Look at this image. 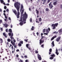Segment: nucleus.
Instances as JSON below:
<instances>
[{
  "label": "nucleus",
  "instance_id": "obj_1",
  "mask_svg": "<svg viewBox=\"0 0 62 62\" xmlns=\"http://www.w3.org/2000/svg\"><path fill=\"white\" fill-rule=\"evenodd\" d=\"M28 17V15H27L26 12H25L24 14H23V20L22 18V16H21L20 18V20H19V22H20L19 24L21 26L23 25V22L24 21H26V19H27Z\"/></svg>",
  "mask_w": 62,
  "mask_h": 62
},
{
  "label": "nucleus",
  "instance_id": "obj_2",
  "mask_svg": "<svg viewBox=\"0 0 62 62\" xmlns=\"http://www.w3.org/2000/svg\"><path fill=\"white\" fill-rule=\"evenodd\" d=\"M21 5V4L19 2H16L14 4V6L15 8H16L17 10V18H19V15H20V12H19V10L20 9V6Z\"/></svg>",
  "mask_w": 62,
  "mask_h": 62
},
{
  "label": "nucleus",
  "instance_id": "obj_3",
  "mask_svg": "<svg viewBox=\"0 0 62 62\" xmlns=\"http://www.w3.org/2000/svg\"><path fill=\"white\" fill-rule=\"evenodd\" d=\"M41 37V38L39 40V43L40 45L42 43L44 42V40H44V39L46 38L45 37L43 36H42Z\"/></svg>",
  "mask_w": 62,
  "mask_h": 62
},
{
  "label": "nucleus",
  "instance_id": "obj_4",
  "mask_svg": "<svg viewBox=\"0 0 62 62\" xmlns=\"http://www.w3.org/2000/svg\"><path fill=\"white\" fill-rule=\"evenodd\" d=\"M58 24V23H56L55 24H52V27H53V28H52V29H55L56 27L57 26Z\"/></svg>",
  "mask_w": 62,
  "mask_h": 62
},
{
  "label": "nucleus",
  "instance_id": "obj_5",
  "mask_svg": "<svg viewBox=\"0 0 62 62\" xmlns=\"http://www.w3.org/2000/svg\"><path fill=\"white\" fill-rule=\"evenodd\" d=\"M21 10H22V12L21 13V15H23V13L24 12V9H23V5L21 4V10H20V12H21Z\"/></svg>",
  "mask_w": 62,
  "mask_h": 62
},
{
  "label": "nucleus",
  "instance_id": "obj_6",
  "mask_svg": "<svg viewBox=\"0 0 62 62\" xmlns=\"http://www.w3.org/2000/svg\"><path fill=\"white\" fill-rule=\"evenodd\" d=\"M9 32H10V33H9L8 34L9 36H13V34L12 33V30H11V29H9Z\"/></svg>",
  "mask_w": 62,
  "mask_h": 62
},
{
  "label": "nucleus",
  "instance_id": "obj_7",
  "mask_svg": "<svg viewBox=\"0 0 62 62\" xmlns=\"http://www.w3.org/2000/svg\"><path fill=\"white\" fill-rule=\"evenodd\" d=\"M11 43L13 45V46H14V47L15 48H17V46L18 45H17V43H16V44H15V43L14 42H12V41L11 42Z\"/></svg>",
  "mask_w": 62,
  "mask_h": 62
},
{
  "label": "nucleus",
  "instance_id": "obj_8",
  "mask_svg": "<svg viewBox=\"0 0 62 62\" xmlns=\"http://www.w3.org/2000/svg\"><path fill=\"white\" fill-rule=\"evenodd\" d=\"M53 1L54 2L53 3V5L55 6V5L57 4V0H53Z\"/></svg>",
  "mask_w": 62,
  "mask_h": 62
},
{
  "label": "nucleus",
  "instance_id": "obj_9",
  "mask_svg": "<svg viewBox=\"0 0 62 62\" xmlns=\"http://www.w3.org/2000/svg\"><path fill=\"white\" fill-rule=\"evenodd\" d=\"M50 30H51L50 29V28H48V29H46V31L47 33H49V32L50 31Z\"/></svg>",
  "mask_w": 62,
  "mask_h": 62
},
{
  "label": "nucleus",
  "instance_id": "obj_10",
  "mask_svg": "<svg viewBox=\"0 0 62 62\" xmlns=\"http://www.w3.org/2000/svg\"><path fill=\"white\" fill-rule=\"evenodd\" d=\"M49 6L50 8H52L53 7V4H52V2H50V3L49 4Z\"/></svg>",
  "mask_w": 62,
  "mask_h": 62
},
{
  "label": "nucleus",
  "instance_id": "obj_11",
  "mask_svg": "<svg viewBox=\"0 0 62 62\" xmlns=\"http://www.w3.org/2000/svg\"><path fill=\"white\" fill-rule=\"evenodd\" d=\"M61 36L58 37L56 39V41H57V42L59 41V40L60 39H61Z\"/></svg>",
  "mask_w": 62,
  "mask_h": 62
},
{
  "label": "nucleus",
  "instance_id": "obj_12",
  "mask_svg": "<svg viewBox=\"0 0 62 62\" xmlns=\"http://www.w3.org/2000/svg\"><path fill=\"white\" fill-rule=\"evenodd\" d=\"M39 54H38V58L39 59V60H41V56H40V55H39Z\"/></svg>",
  "mask_w": 62,
  "mask_h": 62
},
{
  "label": "nucleus",
  "instance_id": "obj_13",
  "mask_svg": "<svg viewBox=\"0 0 62 62\" xmlns=\"http://www.w3.org/2000/svg\"><path fill=\"white\" fill-rule=\"evenodd\" d=\"M55 54L57 55H58L59 54V53L58 52V49H57V48L56 49Z\"/></svg>",
  "mask_w": 62,
  "mask_h": 62
},
{
  "label": "nucleus",
  "instance_id": "obj_14",
  "mask_svg": "<svg viewBox=\"0 0 62 62\" xmlns=\"http://www.w3.org/2000/svg\"><path fill=\"white\" fill-rule=\"evenodd\" d=\"M9 36H10V38L11 39V40H12L11 42V41H12V42H13V39H14V38L13 37H12L13 36H12L11 35H9Z\"/></svg>",
  "mask_w": 62,
  "mask_h": 62
},
{
  "label": "nucleus",
  "instance_id": "obj_15",
  "mask_svg": "<svg viewBox=\"0 0 62 62\" xmlns=\"http://www.w3.org/2000/svg\"><path fill=\"white\" fill-rule=\"evenodd\" d=\"M12 11L13 12L15 15H17V11H16V10H12Z\"/></svg>",
  "mask_w": 62,
  "mask_h": 62
},
{
  "label": "nucleus",
  "instance_id": "obj_16",
  "mask_svg": "<svg viewBox=\"0 0 62 62\" xmlns=\"http://www.w3.org/2000/svg\"><path fill=\"white\" fill-rule=\"evenodd\" d=\"M56 36H54L51 38V40H53V39H54L56 38Z\"/></svg>",
  "mask_w": 62,
  "mask_h": 62
},
{
  "label": "nucleus",
  "instance_id": "obj_17",
  "mask_svg": "<svg viewBox=\"0 0 62 62\" xmlns=\"http://www.w3.org/2000/svg\"><path fill=\"white\" fill-rule=\"evenodd\" d=\"M52 46L54 47V41H53L52 43H51Z\"/></svg>",
  "mask_w": 62,
  "mask_h": 62
},
{
  "label": "nucleus",
  "instance_id": "obj_18",
  "mask_svg": "<svg viewBox=\"0 0 62 62\" xmlns=\"http://www.w3.org/2000/svg\"><path fill=\"white\" fill-rule=\"evenodd\" d=\"M3 25L4 26H5V27L6 28H7V27H8V24L5 23L4 24H3Z\"/></svg>",
  "mask_w": 62,
  "mask_h": 62
},
{
  "label": "nucleus",
  "instance_id": "obj_19",
  "mask_svg": "<svg viewBox=\"0 0 62 62\" xmlns=\"http://www.w3.org/2000/svg\"><path fill=\"white\" fill-rule=\"evenodd\" d=\"M36 11L37 15H39V11H38V10H37V9H36Z\"/></svg>",
  "mask_w": 62,
  "mask_h": 62
},
{
  "label": "nucleus",
  "instance_id": "obj_20",
  "mask_svg": "<svg viewBox=\"0 0 62 62\" xmlns=\"http://www.w3.org/2000/svg\"><path fill=\"white\" fill-rule=\"evenodd\" d=\"M3 35L5 37V38H7V37L6 36V34L5 33H3Z\"/></svg>",
  "mask_w": 62,
  "mask_h": 62
},
{
  "label": "nucleus",
  "instance_id": "obj_21",
  "mask_svg": "<svg viewBox=\"0 0 62 62\" xmlns=\"http://www.w3.org/2000/svg\"><path fill=\"white\" fill-rule=\"evenodd\" d=\"M2 42H3V39L0 38V43H2Z\"/></svg>",
  "mask_w": 62,
  "mask_h": 62
},
{
  "label": "nucleus",
  "instance_id": "obj_22",
  "mask_svg": "<svg viewBox=\"0 0 62 62\" xmlns=\"http://www.w3.org/2000/svg\"><path fill=\"white\" fill-rule=\"evenodd\" d=\"M58 31L59 33H61L62 32V29H61L59 30Z\"/></svg>",
  "mask_w": 62,
  "mask_h": 62
},
{
  "label": "nucleus",
  "instance_id": "obj_23",
  "mask_svg": "<svg viewBox=\"0 0 62 62\" xmlns=\"http://www.w3.org/2000/svg\"><path fill=\"white\" fill-rule=\"evenodd\" d=\"M47 1V0H44L43 1V4H44L45 3H46V2Z\"/></svg>",
  "mask_w": 62,
  "mask_h": 62
},
{
  "label": "nucleus",
  "instance_id": "obj_24",
  "mask_svg": "<svg viewBox=\"0 0 62 62\" xmlns=\"http://www.w3.org/2000/svg\"><path fill=\"white\" fill-rule=\"evenodd\" d=\"M51 56L53 57H54L55 56V55H54V54H53L51 55Z\"/></svg>",
  "mask_w": 62,
  "mask_h": 62
},
{
  "label": "nucleus",
  "instance_id": "obj_25",
  "mask_svg": "<svg viewBox=\"0 0 62 62\" xmlns=\"http://www.w3.org/2000/svg\"><path fill=\"white\" fill-rule=\"evenodd\" d=\"M29 45V44H27L26 45V47H27L28 48V49H29V50H30V48H29V47H28V46Z\"/></svg>",
  "mask_w": 62,
  "mask_h": 62
},
{
  "label": "nucleus",
  "instance_id": "obj_26",
  "mask_svg": "<svg viewBox=\"0 0 62 62\" xmlns=\"http://www.w3.org/2000/svg\"><path fill=\"white\" fill-rule=\"evenodd\" d=\"M10 46H11V48H12V50H13V49H14V48H13V46H12V45L10 44Z\"/></svg>",
  "mask_w": 62,
  "mask_h": 62
},
{
  "label": "nucleus",
  "instance_id": "obj_27",
  "mask_svg": "<svg viewBox=\"0 0 62 62\" xmlns=\"http://www.w3.org/2000/svg\"><path fill=\"white\" fill-rule=\"evenodd\" d=\"M34 26H32V28H31V30L33 31L34 30Z\"/></svg>",
  "mask_w": 62,
  "mask_h": 62
},
{
  "label": "nucleus",
  "instance_id": "obj_28",
  "mask_svg": "<svg viewBox=\"0 0 62 62\" xmlns=\"http://www.w3.org/2000/svg\"><path fill=\"white\" fill-rule=\"evenodd\" d=\"M54 58V57H51L49 58L50 59H51V60H52V59H53Z\"/></svg>",
  "mask_w": 62,
  "mask_h": 62
},
{
  "label": "nucleus",
  "instance_id": "obj_29",
  "mask_svg": "<svg viewBox=\"0 0 62 62\" xmlns=\"http://www.w3.org/2000/svg\"><path fill=\"white\" fill-rule=\"evenodd\" d=\"M18 45L19 46H22V44L19 43L18 44Z\"/></svg>",
  "mask_w": 62,
  "mask_h": 62
},
{
  "label": "nucleus",
  "instance_id": "obj_30",
  "mask_svg": "<svg viewBox=\"0 0 62 62\" xmlns=\"http://www.w3.org/2000/svg\"><path fill=\"white\" fill-rule=\"evenodd\" d=\"M7 40L8 42H10L11 41V39H7Z\"/></svg>",
  "mask_w": 62,
  "mask_h": 62
},
{
  "label": "nucleus",
  "instance_id": "obj_31",
  "mask_svg": "<svg viewBox=\"0 0 62 62\" xmlns=\"http://www.w3.org/2000/svg\"><path fill=\"white\" fill-rule=\"evenodd\" d=\"M44 44H43V45H41V47H42V48H44Z\"/></svg>",
  "mask_w": 62,
  "mask_h": 62
},
{
  "label": "nucleus",
  "instance_id": "obj_32",
  "mask_svg": "<svg viewBox=\"0 0 62 62\" xmlns=\"http://www.w3.org/2000/svg\"><path fill=\"white\" fill-rule=\"evenodd\" d=\"M20 43H21V44H23V41H20L19 42Z\"/></svg>",
  "mask_w": 62,
  "mask_h": 62
},
{
  "label": "nucleus",
  "instance_id": "obj_33",
  "mask_svg": "<svg viewBox=\"0 0 62 62\" xmlns=\"http://www.w3.org/2000/svg\"><path fill=\"white\" fill-rule=\"evenodd\" d=\"M39 20L40 22V21H41V20H42L41 18H39Z\"/></svg>",
  "mask_w": 62,
  "mask_h": 62
},
{
  "label": "nucleus",
  "instance_id": "obj_34",
  "mask_svg": "<svg viewBox=\"0 0 62 62\" xmlns=\"http://www.w3.org/2000/svg\"><path fill=\"white\" fill-rule=\"evenodd\" d=\"M52 48H50L49 50V52H52Z\"/></svg>",
  "mask_w": 62,
  "mask_h": 62
},
{
  "label": "nucleus",
  "instance_id": "obj_35",
  "mask_svg": "<svg viewBox=\"0 0 62 62\" xmlns=\"http://www.w3.org/2000/svg\"><path fill=\"white\" fill-rule=\"evenodd\" d=\"M0 1L1 2V3H3L4 2V0H0Z\"/></svg>",
  "mask_w": 62,
  "mask_h": 62
},
{
  "label": "nucleus",
  "instance_id": "obj_36",
  "mask_svg": "<svg viewBox=\"0 0 62 62\" xmlns=\"http://www.w3.org/2000/svg\"><path fill=\"white\" fill-rule=\"evenodd\" d=\"M30 22H32V19L31 18H30Z\"/></svg>",
  "mask_w": 62,
  "mask_h": 62
},
{
  "label": "nucleus",
  "instance_id": "obj_37",
  "mask_svg": "<svg viewBox=\"0 0 62 62\" xmlns=\"http://www.w3.org/2000/svg\"><path fill=\"white\" fill-rule=\"evenodd\" d=\"M46 30V29H44L43 30V33H45V31Z\"/></svg>",
  "mask_w": 62,
  "mask_h": 62
},
{
  "label": "nucleus",
  "instance_id": "obj_38",
  "mask_svg": "<svg viewBox=\"0 0 62 62\" xmlns=\"http://www.w3.org/2000/svg\"><path fill=\"white\" fill-rule=\"evenodd\" d=\"M2 20H0V23H2Z\"/></svg>",
  "mask_w": 62,
  "mask_h": 62
},
{
  "label": "nucleus",
  "instance_id": "obj_39",
  "mask_svg": "<svg viewBox=\"0 0 62 62\" xmlns=\"http://www.w3.org/2000/svg\"><path fill=\"white\" fill-rule=\"evenodd\" d=\"M6 12H7L8 13V11H9V10L8 9H7L6 10Z\"/></svg>",
  "mask_w": 62,
  "mask_h": 62
},
{
  "label": "nucleus",
  "instance_id": "obj_40",
  "mask_svg": "<svg viewBox=\"0 0 62 62\" xmlns=\"http://www.w3.org/2000/svg\"><path fill=\"white\" fill-rule=\"evenodd\" d=\"M4 9H7V7L6 6H5L4 7Z\"/></svg>",
  "mask_w": 62,
  "mask_h": 62
},
{
  "label": "nucleus",
  "instance_id": "obj_41",
  "mask_svg": "<svg viewBox=\"0 0 62 62\" xmlns=\"http://www.w3.org/2000/svg\"><path fill=\"white\" fill-rule=\"evenodd\" d=\"M46 11H48V10H49V9L48 8H47L46 9Z\"/></svg>",
  "mask_w": 62,
  "mask_h": 62
},
{
  "label": "nucleus",
  "instance_id": "obj_42",
  "mask_svg": "<svg viewBox=\"0 0 62 62\" xmlns=\"http://www.w3.org/2000/svg\"><path fill=\"white\" fill-rule=\"evenodd\" d=\"M0 30H1V31H2L3 30V28H2L0 27Z\"/></svg>",
  "mask_w": 62,
  "mask_h": 62
},
{
  "label": "nucleus",
  "instance_id": "obj_43",
  "mask_svg": "<svg viewBox=\"0 0 62 62\" xmlns=\"http://www.w3.org/2000/svg\"><path fill=\"white\" fill-rule=\"evenodd\" d=\"M8 19L9 20H10V21L11 20V18H10V17H8Z\"/></svg>",
  "mask_w": 62,
  "mask_h": 62
},
{
  "label": "nucleus",
  "instance_id": "obj_44",
  "mask_svg": "<svg viewBox=\"0 0 62 62\" xmlns=\"http://www.w3.org/2000/svg\"><path fill=\"white\" fill-rule=\"evenodd\" d=\"M44 35H47L48 34L47 33H44Z\"/></svg>",
  "mask_w": 62,
  "mask_h": 62
},
{
  "label": "nucleus",
  "instance_id": "obj_45",
  "mask_svg": "<svg viewBox=\"0 0 62 62\" xmlns=\"http://www.w3.org/2000/svg\"><path fill=\"white\" fill-rule=\"evenodd\" d=\"M24 57L25 58H27V56L26 55H25V56H24Z\"/></svg>",
  "mask_w": 62,
  "mask_h": 62
},
{
  "label": "nucleus",
  "instance_id": "obj_46",
  "mask_svg": "<svg viewBox=\"0 0 62 62\" xmlns=\"http://www.w3.org/2000/svg\"><path fill=\"white\" fill-rule=\"evenodd\" d=\"M51 0H48L47 3H49L50 2V1H51Z\"/></svg>",
  "mask_w": 62,
  "mask_h": 62
},
{
  "label": "nucleus",
  "instance_id": "obj_47",
  "mask_svg": "<svg viewBox=\"0 0 62 62\" xmlns=\"http://www.w3.org/2000/svg\"><path fill=\"white\" fill-rule=\"evenodd\" d=\"M36 34H37V36H39V32H37L36 33Z\"/></svg>",
  "mask_w": 62,
  "mask_h": 62
},
{
  "label": "nucleus",
  "instance_id": "obj_48",
  "mask_svg": "<svg viewBox=\"0 0 62 62\" xmlns=\"http://www.w3.org/2000/svg\"><path fill=\"white\" fill-rule=\"evenodd\" d=\"M5 18L6 19H8V17H7V16H5Z\"/></svg>",
  "mask_w": 62,
  "mask_h": 62
},
{
  "label": "nucleus",
  "instance_id": "obj_49",
  "mask_svg": "<svg viewBox=\"0 0 62 62\" xmlns=\"http://www.w3.org/2000/svg\"><path fill=\"white\" fill-rule=\"evenodd\" d=\"M13 41L14 42H16V40L14 39Z\"/></svg>",
  "mask_w": 62,
  "mask_h": 62
},
{
  "label": "nucleus",
  "instance_id": "obj_50",
  "mask_svg": "<svg viewBox=\"0 0 62 62\" xmlns=\"http://www.w3.org/2000/svg\"><path fill=\"white\" fill-rule=\"evenodd\" d=\"M8 31V29H7L6 30V32H7Z\"/></svg>",
  "mask_w": 62,
  "mask_h": 62
},
{
  "label": "nucleus",
  "instance_id": "obj_51",
  "mask_svg": "<svg viewBox=\"0 0 62 62\" xmlns=\"http://www.w3.org/2000/svg\"><path fill=\"white\" fill-rule=\"evenodd\" d=\"M31 53H33V54H34V52L33 51H31Z\"/></svg>",
  "mask_w": 62,
  "mask_h": 62
},
{
  "label": "nucleus",
  "instance_id": "obj_52",
  "mask_svg": "<svg viewBox=\"0 0 62 62\" xmlns=\"http://www.w3.org/2000/svg\"><path fill=\"white\" fill-rule=\"evenodd\" d=\"M2 11V9L0 8V12H1Z\"/></svg>",
  "mask_w": 62,
  "mask_h": 62
},
{
  "label": "nucleus",
  "instance_id": "obj_53",
  "mask_svg": "<svg viewBox=\"0 0 62 62\" xmlns=\"http://www.w3.org/2000/svg\"><path fill=\"white\" fill-rule=\"evenodd\" d=\"M6 5L7 6H9V3L7 4Z\"/></svg>",
  "mask_w": 62,
  "mask_h": 62
},
{
  "label": "nucleus",
  "instance_id": "obj_54",
  "mask_svg": "<svg viewBox=\"0 0 62 62\" xmlns=\"http://www.w3.org/2000/svg\"><path fill=\"white\" fill-rule=\"evenodd\" d=\"M36 53H37V54H38V51H36Z\"/></svg>",
  "mask_w": 62,
  "mask_h": 62
},
{
  "label": "nucleus",
  "instance_id": "obj_55",
  "mask_svg": "<svg viewBox=\"0 0 62 62\" xmlns=\"http://www.w3.org/2000/svg\"><path fill=\"white\" fill-rule=\"evenodd\" d=\"M16 52H19V50L18 49H17V50H16Z\"/></svg>",
  "mask_w": 62,
  "mask_h": 62
},
{
  "label": "nucleus",
  "instance_id": "obj_56",
  "mask_svg": "<svg viewBox=\"0 0 62 62\" xmlns=\"http://www.w3.org/2000/svg\"><path fill=\"white\" fill-rule=\"evenodd\" d=\"M24 40L25 41H26V42H27V39L26 40L25 39Z\"/></svg>",
  "mask_w": 62,
  "mask_h": 62
},
{
  "label": "nucleus",
  "instance_id": "obj_57",
  "mask_svg": "<svg viewBox=\"0 0 62 62\" xmlns=\"http://www.w3.org/2000/svg\"><path fill=\"white\" fill-rule=\"evenodd\" d=\"M29 9L30 10V11H31V9L30 8H29Z\"/></svg>",
  "mask_w": 62,
  "mask_h": 62
},
{
  "label": "nucleus",
  "instance_id": "obj_58",
  "mask_svg": "<svg viewBox=\"0 0 62 62\" xmlns=\"http://www.w3.org/2000/svg\"><path fill=\"white\" fill-rule=\"evenodd\" d=\"M60 7H61V8H62V5H61Z\"/></svg>",
  "mask_w": 62,
  "mask_h": 62
},
{
  "label": "nucleus",
  "instance_id": "obj_59",
  "mask_svg": "<svg viewBox=\"0 0 62 62\" xmlns=\"http://www.w3.org/2000/svg\"><path fill=\"white\" fill-rule=\"evenodd\" d=\"M25 62H28V60H25Z\"/></svg>",
  "mask_w": 62,
  "mask_h": 62
},
{
  "label": "nucleus",
  "instance_id": "obj_60",
  "mask_svg": "<svg viewBox=\"0 0 62 62\" xmlns=\"http://www.w3.org/2000/svg\"><path fill=\"white\" fill-rule=\"evenodd\" d=\"M55 60H56V59L55 58H54V62H55Z\"/></svg>",
  "mask_w": 62,
  "mask_h": 62
},
{
  "label": "nucleus",
  "instance_id": "obj_61",
  "mask_svg": "<svg viewBox=\"0 0 62 62\" xmlns=\"http://www.w3.org/2000/svg\"><path fill=\"white\" fill-rule=\"evenodd\" d=\"M53 33L54 34H56V31H54L53 32Z\"/></svg>",
  "mask_w": 62,
  "mask_h": 62
},
{
  "label": "nucleus",
  "instance_id": "obj_62",
  "mask_svg": "<svg viewBox=\"0 0 62 62\" xmlns=\"http://www.w3.org/2000/svg\"><path fill=\"white\" fill-rule=\"evenodd\" d=\"M3 5H6V4H5V2H3Z\"/></svg>",
  "mask_w": 62,
  "mask_h": 62
},
{
  "label": "nucleus",
  "instance_id": "obj_63",
  "mask_svg": "<svg viewBox=\"0 0 62 62\" xmlns=\"http://www.w3.org/2000/svg\"><path fill=\"white\" fill-rule=\"evenodd\" d=\"M16 57H19V55H16Z\"/></svg>",
  "mask_w": 62,
  "mask_h": 62
},
{
  "label": "nucleus",
  "instance_id": "obj_64",
  "mask_svg": "<svg viewBox=\"0 0 62 62\" xmlns=\"http://www.w3.org/2000/svg\"><path fill=\"white\" fill-rule=\"evenodd\" d=\"M10 26H11V28H12V24H11Z\"/></svg>",
  "mask_w": 62,
  "mask_h": 62
}]
</instances>
